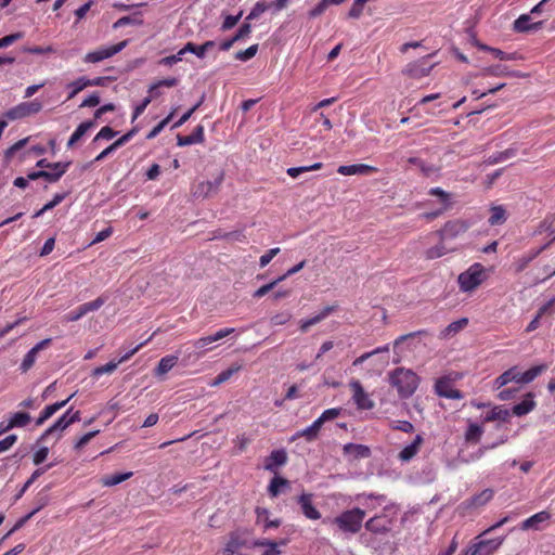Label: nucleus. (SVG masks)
Wrapping results in <instances>:
<instances>
[{
    "label": "nucleus",
    "mask_w": 555,
    "mask_h": 555,
    "mask_svg": "<svg viewBox=\"0 0 555 555\" xmlns=\"http://www.w3.org/2000/svg\"><path fill=\"white\" fill-rule=\"evenodd\" d=\"M388 380L401 399L410 398L417 389L420 377L412 370L397 367L389 372Z\"/></svg>",
    "instance_id": "nucleus-1"
},
{
    "label": "nucleus",
    "mask_w": 555,
    "mask_h": 555,
    "mask_svg": "<svg viewBox=\"0 0 555 555\" xmlns=\"http://www.w3.org/2000/svg\"><path fill=\"white\" fill-rule=\"evenodd\" d=\"M365 517V511L360 507H353L341 512L339 515L332 519V524L345 532L356 534L360 532Z\"/></svg>",
    "instance_id": "nucleus-2"
},
{
    "label": "nucleus",
    "mask_w": 555,
    "mask_h": 555,
    "mask_svg": "<svg viewBox=\"0 0 555 555\" xmlns=\"http://www.w3.org/2000/svg\"><path fill=\"white\" fill-rule=\"evenodd\" d=\"M485 268L480 263L472 264L466 271L459 275L457 282L460 289L463 292H472L483 281Z\"/></svg>",
    "instance_id": "nucleus-3"
},
{
    "label": "nucleus",
    "mask_w": 555,
    "mask_h": 555,
    "mask_svg": "<svg viewBox=\"0 0 555 555\" xmlns=\"http://www.w3.org/2000/svg\"><path fill=\"white\" fill-rule=\"evenodd\" d=\"M42 109V103L37 99L29 102H22L4 113L9 120L22 119L39 113Z\"/></svg>",
    "instance_id": "nucleus-4"
},
{
    "label": "nucleus",
    "mask_w": 555,
    "mask_h": 555,
    "mask_svg": "<svg viewBox=\"0 0 555 555\" xmlns=\"http://www.w3.org/2000/svg\"><path fill=\"white\" fill-rule=\"evenodd\" d=\"M224 179V172L220 171L212 181H202L192 190V195L196 199H205L219 191Z\"/></svg>",
    "instance_id": "nucleus-5"
},
{
    "label": "nucleus",
    "mask_w": 555,
    "mask_h": 555,
    "mask_svg": "<svg viewBox=\"0 0 555 555\" xmlns=\"http://www.w3.org/2000/svg\"><path fill=\"white\" fill-rule=\"evenodd\" d=\"M454 380L455 378L450 375L438 378L435 383L436 395L447 399H462L464 397L462 391L452 387Z\"/></svg>",
    "instance_id": "nucleus-6"
},
{
    "label": "nucleus",
    "mask_w": 555,
    "mask_h": 555,
    "mask_svg": "<svg viewBox=\"0 0 555 555\" xmlns=\"http://www.w3.org/2000/svg\"><path fill=\"white\" fill-rule=\"evenodd\" d=\"M128 44L127 40L120 41L117 44H113L107 48H102L86 54L83 61L86 63H98L105 59L112 57L113 55L119 53L124 50Z\"/></svg>",
    "instance_id": "nucleus-7"
},
{
    "label": "nucleus",
    "mask_w": 555,
    "mask_h": 555,
    "mask_svg": "<svg viewBox=\"0 0 555 555\" xmlns=\"http://www.w3.org/2000/svg\"><path fill=\"white\" fill-rule=\"evenodd\" d=\"M72 408L68 409L62 416H60L50 427H48L41 436L38 438L37 442H42L48 440L50 437L54 436L55 440H60L62 438V433L70 426L67 421V415L72 412Z\"/></svg>",
    "instance_id": "nucleus-8"
},
{
    "label": "nucleus",
    "mask_w": 555,
    "mask_h": 555,
    "mask_svg": "<svg viewBox=\"0 0 555 555\" xmlns=\"http://www.w3.org/2000/svg\"><path fill=\"white\" fill-rule=\"evenodd\" d=\"M469 227L470 223L468 221L460 219L451 220L448 221L438 233L442 241L447 238H455L459 235L465 233Z\"/></svg>",
    "instance_id": "nucleus-9"
},
{
    "label": "nucleus",
    "mask_w": 555,
    "mask_h": 555,
    "mask_svg": "<svg viewBox=\"0 0 555 555\" xmlns=\"http://www.w3.org/2000/svg\"><path fill=\"white\" fill-rule=\"evenodd\" d=\"M391 522L386 515H376L366 520L364 528L373 534H387L391 530Z\"/></svg>",
    "instance_id": "nucleus-10"
},
{
    "label": "nucleus",
    "mask_w": 555,
    "mask_h": 555,
    "mask_svg": "<svg viewBox=\"0 0 555 555\" xmlns=\"http://www.w3.org/2000/svg\"><path fill=\"white\" fill-rule=\"evenodd\" d=\"M312 498V493L304 492L299 496H297L296 502L300 506L301 512L306 518L310 520H318L321 518V513L313 505Z\"/></svg>",
    "instance_id": "nucleus-11"
},
{
    "label": "nucleus",
    "mask_w": 555,
    "mask_h": 555,
    "mask_svg": "<svg viewBox=\"0 0 555 555\" xmlns=\"http://www.w3.org/2000/svg\"><path fill=\"white\" fill-rule=\"evenodd\" d=\"M350 387L353 390L352 399L359 410H371L374 408V402L369 398L359 380H352Z\"/></svg>",
    "instance_id": "nucleus-12"
},
{
    "label": "nucleus",
    "mask_w": 555,
    "mask_h": 555,
    "mask_svg": "<svg viewBox=\"0 0 555 555\" xmlns=\"http://www.w3.org/2000/svg\"><path fill=\"white\" fill-rule=\"evenodd\" d=\"M550 519L551 514L547 511H542L524 520L520 525V529L524 531L531 529L539 531L547 525Z\"/></svg>",
    "instance_id": "nucleus-13"
},
{
    "label": "nucleus",
    "mask_w": 555,
    "mask_h": 555,
    "mask_svg": "<svg viewBox=\"0 0 555 555\" xmlns=\"http://www.w3.org/2000/svg\"><path fill=\"white\" fill-rule=\"evenodd\" d=\"M51 341H52L51 338H46V339L39 341L38 344H36L24 357V359L21 363L20 370L23 373H26L27 371H29L36 362V357H37L38 352L43 350L44 348L49 347L51 345Z\"/></svg>",
    "instance_id": "nucleus-14"
},
{
    "label": "nucleus",
    "mask_w": 555,
    "mask_h": 555,
    "mask_svg": "<svg viewBox=\"0 0 555 555\" xmlns=\"http://www.w3.org/2000/svg\"><path fill=\"white\" fill-rule=\"evenodd\" d=\"M235 330L233 327L222 328L216 332L214 335H209L206 337L198 338L193 343V347L197 350L205 351L208 350V346L217 340H220L230 334H232Z\"/></svg>",
    "instance_id": "nucleus-15"
},
{
    "label": "nucleus",
    "mask_w": 555,
    "mask_h": 555,
    "mask_svg": "<svg viewBox=\"0 0 555 555\" xmlns=\"http://www.w3.org/2000/svg\"><path fill=\"white\" fill-rule=\"evenodd\" d=\"M531 17L528 14L520 15L517 20H515L513 24V29L516 33L524 34L529 31H537L542 28L543 21H539L535 23H530Z\"/></svg>",
    "instance_id": "nucleus-16"
},
{
    "label": "nucleus",
    "mask_w": 555,
    "mask_h": 555,
    "mask_svg": "<svg viewBox=\"0 0 555 555\" xmlns=\"http://www.w3.org/2000/svg\"><path fill=\"white\" fill-rule=\"evenodd\" d=\"M377 171V168L366 164L341 165L338 167L337 172L343 176L352 175H371Z\"/></svg>",
    "instance_id": "nucleus-17"
},
{
    "label": "nucleus",
    "mask_w": 555,
    "mask_h": 555,
    "mask_svg": "<svg viewBox=\"0 0 555 555\" xmlns=\"http://www.w3.org/2000/svg\"><path fill=\"white\" fill-rule=\"evenodd\" d=\"M424 442V438L422 435H416L414 440L405 446L398 454V457L402 462L411 461L420 451L422 443Z\"/></svg>",
    "instance_id": "nucleus-18"
},
{
    "label": "nucleus",
    "mask_w": 555,
    "mask_h": 555,
    "mask_svg": "<svg viewBox=\"0 0 555 555\" xmlns=\"http://www.w3.org/2000/svg\"><path fill=\"white\" fill-rule=\"evenodd\" d=\"M336 310V306H326L324 307L317 315L310 318V319H307V320H301L300 321V331L302 333H307L308 330L320 323L321 321H323L325 318H327L332 312H334Z\"/></svg>",
    "instance_id": "nucleus-19"
},
{
    "label": "nucleus",
    "mask_w": 555,
    "mask_h": 555,
    "mask_svg": "<svg viewBox=\"0 0 555 555\" xmlns=\"http://www.w3.org/2000/svg\"><path fill=\"white\" fill-rule=\"evenodd\" d=\"M287 462V454L285 450H274L266 460L264 469L275 472L276 467L284 465Z\"/></svg>",
    "instance_id": "nucleus-20"
},
{
    "label": "nucleus",
    "mask_w": 555,
    "mask_h": 555,
    "mask_svg": "<svg viewBox=\"0 0 555 555\" xmlns=\"http://www.w3.org/2000/svg\"><path fill=\"white\" fill-rule=\"evenodd\" d=\"M344 454H352L354 459H366L371 456V450L367 446L358 443H346L343 448Z\"/></svg>",
    "instance_id": "nucleus-21"
},
{
    "label": "nucleus",
    "mask_w": 555,
    "mask_h": 555,
    "mask_svg": "<svg viewBox=\"0 0 555 555\" xmlns=\"http://www.w3.org/2000/svg\"><path fill=\"white\" fill-rule=\"evenodd\" d=\"M494 495L492 489H485L481 492L473 495L469 500L465 501L467 507H480L486 505Z\"/></svg>",
    "instance_id": "nucleus-22"
},
{
    "label": "nucleus",
    "mask_w": 555,
    "mask_h": 555,
    "mask_svg": "<svg viewBox=\"0 0 555 555\" xmlns=\"http://www.w3.org/2000/svg\"><path fill=\"white\" fill-rule=\"evenodd\" d=\"M533 397L534 395L532 392H528L520 403L515 404L513 406V413L516 416H524L531 412L537 405L535 401L533 400Z\"/></svg>",
    "instance_id": "nucleus-23"
},
{
    "label": "nucleus",
    "mask_w": 555,
    "mask_h": 555,
    "mask_svg": "<svg viewBox=\"0 0 555 555\" xmlns=\"http://www.w3.org/2000/svg\"><path fill=\"white\" fill-rule=\"evenodd\" d=\"M408 162L412 165H415L421 170V172L424 177L429 178V177L439 175V171H440L439 167H437L433 164H427L418 157H410Z\"/></svg>",
    "instance_id": "nucleus-24"
},
{
    "label": "nucleus",
    "mask_w": 555,
    "mask_h": 555,
    "mask_svg": "<svg viewBox=\"0 0 555 555\" xmlns=\"http://www.w3.org/2000/svg\"><path fill=\"white\" fill-rule=\"evenodd\" d=\"M95 126L94 120H86L82 121L74 131V133L70 135L69 140L67 141V147L70 149L75 145L76 142H78L88 130L93 128Z\"/></svg>",
    "instance_id": "nucleus-25"
},
{
    "label": "nucleus",
    "mask_w": 555,
    "mask_h": 555,
    "mask_svg": "<svg viewBox=\"0 0 555 555\" xmlns=\"http://www.w3.org/2000/svg\"><path fill=\"white\" fill-rule=\"evenodd\" d=\"M377 535L378 534L362 532L359 537V540L364 546L373 551H379L383 548V545H385L386 542H383Z\"/></svg>",
    "instance_id": "nucleus-26"
},
{
    "label": "nucleus",
    "mask_w": 555,
    "mask_h": 555,
    "mask_svg": "<svg viewBox=\"0 0 555 555\" xmlns=\"http://www.w3.org/2000/svg\"><path fill=\"white\" fill-rule=\"evenodd\" d=\"M475 44L476 47H478L480 50H483V51H488L490 53H492L496 59L501 60V61H512V60H517L518 56H517V53H506L498 48H492V47H489L487 44H483L479 41H475Z\"/></svg>",
    "instance_id": "nucleus-27"
},
{
    "label": "nucleus",
    "mask_w": 555,
    "mask_h": 555,
    "mask_svg": "<svg viewBox=\"0 0 555 555\" xmlns=\"http://www.w3.org/2000/svg\"><path fill=\"white\" fill-rule=\"evenodd\" d=\"M502 543V540H488V541H480L479 543H476L468 547L464 555H482V550L487 546H490V550H495L499 547V545Z\"/></svg>",
    "instance_id": "nucleus-28"
},
{
    "label": "nucleus",
    "mask_w": 555,
    "mask_h": 555,
    "mask_svg": "<svg viewBox=\"0 0 555 555\" xmlns=\"http://www.w3.org/2000/svg\"><path fill=\"white\" fill-rule=\"evenodd\" d=\"M177 356H167L162 358L154 370L155 376H162L168 373L177 364Z\"/></svg>",
    "instance_id": "nucleus-29"
},
{
    "label": "nucleus",
    "mask_w": 555,
    "mask_h": 555,
    "mask_svg": "<svg viewBox=\"0 0 555 555\" xmlns=\"http://www.w3.org/2000/svg\"><path fill=\"white\" fill-rule=\"evenodd\" d=\"M245 544L237 531L230 534V539L223 550V555H235V553Z\"/></svg>",
    "instance_id": "nucleus-30"
},
{
    "label": "nucleus",
    "mask_w": 555,
    "mask_h": 555,
    "mask_svg": "<svg viewBox=\"0 0 555 555\" xmlns=\"http://www.w3.org/2000/svg\"><path fill=\"white\" fill-rule=\"evenodd\" d=\"M54 466L53 463H50L48 465H46L44 467H40V468H37L33 474L31 476L27 479V481L24 483V486L22 487V489L15 494L14 496V501H17L20 500L23 494L25 493V491L29 488V486L31 483L35 482V480L40 477L42 474H44L48 469L52 468Z\"/></svg>",
    "instance_id": "nucleus-31"
},
{
    "label": "nucleus",
    "mask_w": 555,
    "mask_h": 555,
    "mask_svg": "<svg viewBox=\"0 0 555 555\" xmlns=\"http://www.w3.org/2000/svg\"><path fill=\"white\" fill-rule=\"evenodd\" d=\"M253 545L255 547H266L261 555H280L282 552L278 548V543H274L273 540L269 539H259L256 540Z\"/></svg>",
    "instance_id": "nucleus-32"
},
{
    "label": "nucleus",
    "mask_w": 555,
    "mask_h": 555,
    "mask_svg": "<svg viewBox=\"0 0 555 555\" xmlns=\"http://www.w3.org/2000/svg\"><path fill=\"white\" fill-rule=\"evenodd\" d=\"M70 165H72L70 160L50 163L46 158L39 159L36 164L37 167L51 169V171L63 170V175L67 171V169Z\"/></svg>",
    "instance_id": "nucleus-33"
},
{
    "label": "nucleus",
    "mask_w": 555,
    "mask_h": 555,
    "mask_svg": "<svg viewBox=\"0 0 555 555\" xmlns=\"http://www.w3.org/2000/svg\"><path fill=\"white\" fill-rule=\"evenodd\" d=\"M132 476V472L128 473H116L113 475H108L102 478V485L105 487H113L121 483L122 481L129 479Z\"/></svg>",
    "instance_id": "nucleus-34"
},
{
    "label": "nucleus",
    "mask_w": 555,
    "mask_h": 555,
    "mask_svg": "<svg viewBox=\"0 0 555 555\" xmlns=\"http://www.w3.org/2000/svg\"><path fill=\"white\" fill-rule=\"evenodd\" d=\"M509 417V411L502 406H494L483 418L485 422L503 421Z\"/></svg>",
    "instance_id": "nucleus-35"
},
{
    "label": "nucleus",
    "mask_w": 555,
    "mask_h": 555,
    "mask_svg": "<svg viewBox=\"0 0 555 555\" xmlns=\"http://www.w3.org/2000/svg\"><path fill=\"white\" fill-rule=\"evenodd\" d=\"M546 369H547L546 364H540V365L532 366L519 376V380L528 384V383L532 382L535 377H538Z\"/></svg>",
    "instance_id": "nucleus-36"
},
{
    "label": "nucleus",
    "mask_w": 555,
    "mask_h": 555,
    "mask_svg": "<svg viewBox=\"0 0 555 555\" xmlns=\"http://www.w3.org/2000/svg\"><path fill=\"white\" fill-rule=\"evenodd\" d=\"M506 221V210L503 208V206H493L491 208V216L488 220V222L491 225H500L503 224Z\"/></svg>",
    "instance_id": "nucleus-37"
},
{
    "label": "nucleus",
    "mask_w": 555,
    "mask_h": 555,
    "mask_svg": "<svg viewBox=\"0 0 555 555\" xmlns=\"http://www.w3.org/2000/svg\"><path fill=\"white\" fill-rule=\"evenodd\" d=\"M483 434V428L478 424H469L466 433H465V440L466 442H473L477 443L479 442L481 436Z\"/></svg>",
    "instance_id": "nucleus-38"
},
{
    "label": "nucleus",
    "mask_w": 555,
    "mask_h": 555,
    "mask_svg": "<svg viewBox=\"0 0 555 555\" xmlns=\"http://www.w3.org/2000/svg\"><path fill=\"white\" fill-rule=\"evenodd\" d=\"M87 87H89V79L86 77H80L77 80L69 82L67 85V88L70 89V92H69L67 99H73L74 96H76L80 91H82Z\"/></svg>",
    "instance_id": "nucleus-39"
},
{
    "label": "nucleus",
    "mask_w": 555,
    "mask_h": 555,
    "mask_svg": "<svg viewBox=\"0 0 555 555\" xmlns=\"http://www.w3.org/2000/svg\"><path fill=\"white\" fill-rule=\"evenodd\" d=\"M429 195L437 196L443 206V209H449L452 205L451 194L440 188H431L428 191Z\"/></svg>",
    "instance_id": "nucleus-40"
},
{
    "label": "nucleus",
    "mask_w": 555,
    "mask_h": 555,
    "mask_svg": "<svg viewBox=\"0 0 555 555\" xmlns=\"http://www.w3.org/2000/svg\"><path fill=\"white\" fill-rule=\"evenodd\" d=\"M31 421L30 414L27 412H16L10 418V425L15 427H25Z\"/></svg>",
    "instance_id": "nucleus-41"
},
{
    "label": "nucleus",
    "mask_w": 555,
    "mask_h": 555,
    "mask_svg": "<svg viewBox=\"0 0 555 555\" xmlns=\"http://www.w3.org/2000/svg\"><path fill=\"white\" fill-rule=\"evenodd\" d=\"M177 85H178V79L177 78H175V77L165 78V79L158 80L157 82L153 83L150 87L149 92L153 93V96H158L160 94V92L157 91L158 88H160V87L171 88V87H175Z\"/></svg>",
    "instance_id": "nucleus-42"
},
{
    "label": "nucleus",
    "mask_w": 555,
    "mask_h": 555,
    "mask_svg": "<svg viewBox=\"0 0 555 555\" xmlns=\"http://www.w3.org/2000/svg\"><path fill=\"white\" fill-rule=\"evenodd\" d=\"M140 15H141V13H134L133 16H130V15L122 16L113 24V28L118 29L120 27H124V26L130 25V24L142 25L143 20L137 18V16H140Z\"/></svg>",
    "instance_id": "nucleus-43"
},
{
    "label": "nucleus",
    "mask_w": 555,
    "mask_h": 555,
    "mask_svg": "<svg viewBox=\"0 0 555 555\" xmlns=\"http://www.w3.org/2000/svg\"><path fill=\"white\" fill-rule=\"evenodd\" d=\"M204 101L205 94H202L201 99L190 109H188L178 121L175 122L173 128L181 127L184 122H186L194 114V112H196L201 107Z\"/></svg>",
    "instance_id": "nucleus-44"
},
{
    "label": "nucleus",
    "mask_w": 555,
    "mask_h": 555,
    "mask_svg": "<svg viewBox=\"0 0 555 555\" xmlns=\"http://www.w3.org/2000/svg\"><path fill=\"white\" fill-rule=\"evenodd\" d=\"M286 486H288V480L276 476L271 479L268 491L271 494V496L275 498L280 493V488Z\"/></svg>",
    "instance_id": "nucleus-45"
},
{
    "label": "nucleus",
    "mask_w": 555,
    "mask_h": 555,
    "mask_svg": "<svg viewBox=\"0 0 555 555\" xmlns=\"http://www.w3.org/2000/svg\"><path fill=\"white\" fill-rule=\"evenodd\" d=\"M240 370V366L236 367H229L222 372H220L216 378L210 383V386L216 387L221 385L222 383L229 380L234 373H236Z\"/></svg>",
    "instance_id": "nucleus-46"
},
{
    "label": "nucleus",
    "mask_w": 555,
    "mask_h": 555,
    "mask_svg": "<svg viewBox=\"0 0 555 555\" xmlns=\"http://www.w3.org/2000/svg\"><path fill=\"white\" fill-rule=\"evenodd\" d=\"M448 251L447 247L442 243H439L425 251V258L427 260H434L444 256Z\"/></svg>",
    "instance_id": "nucleus-47"
},
{
    "label": "nucleus",
    "mask_w": 555,
    "mask_h": 555,
    "mask_svg": "<svg viewBox=\"0 0 555 555\" xmlns=\"http://www.w3.org/2000/svg\"><path fill=\"white\" fill-rule=\"evenodd\" d=\"M514 155H515V150L507 149V150H505L503 152H498V153H495L493 155H490L487 158L486 163L489 164V165H494V164L503 162V160H505V159H507V158H509V157H512Z\"/></svg>",
    "instance_id": "nucleus-48"
},
{
    "label": "nucleus",
    "mask_w": 555,
    "mask_h": 555,
    "mask_svg": "<svg viewBox=\"0 0 555 555\" xmlns=\"http://www.w3.org/2000/svg\"><path fill=\"white\" fill-rule=\"evenodd\" d=\"M268 9H270L269 3L264 2V1L257 2L250 10L249 14L246 16V21H253V20L258 18Z\"/></svg>",
    "instance_id": "nucleus-49"
},
{
    "label": "nucleus",
    "mask_w": 555,
    "mask_h": 555,
    "mask_svg": "<svg viewBox=\"0 0 555 555\" xmlns=\"http://www.w3.org/2000/svg\"><path fill=\"white\" fill-rule=\"evenodd\" d=\"M507 74H508L507 67L505 65H501V64L488 66L482 69L483 76L501 77V76H507Z\"/></svg>",
    "instance_id": "nucleus-50"
},
{
    "label": "nucleus",
    "mask_w": 555,
    "mask_h": 555,
    "mask_svg": "<svg viewBox=\"0 0 555 555\" xmlns=\"http://www.w3.org/2000/svg\"><path fill=\"white\" fill-rule=\"evenodd\" d=\"M186 52L193 53L199 59H204L206 54L202 46H197L191 41L186 42L184 47L180 50V54L184 55Z\"/></svg>",
    "instance_id": "nucleus-51"
},
{
    "label": "nucleus",
    "mask_w": 555,
    "mask_h": 555,
    "mask_svg": "<svg viewBox=\"0 0 555 555\" xmlns=\"http://www.w3.org/2000/svg\"><path fill=\"white\" fill-rule=\"evenodd\" d=\"M515 378V367H512L504 373H502L500 376L495 378L494 385L496 388H501L508 384L509 382H513Z\"/></svg>",
    "instance_id": "nucleus-52"
},
{
    "label": "nucleus",
    "mask_w": 555,
    "mask_h": 555,
    "mask_svg": "<svg viewBox=\"0 0 555 555\" xmlns=\"http://www.w3.org/2000/svg\"><path fill=\"white\" fill-rule=\"evenodd\" d=\"M258 52V44H253L245 50L235 53V59L242 62H246L253 59Z\"/></svg>",
    "instance_id": "nucleus-53"
},
{
    "label": "nucleus",
    "mask_w": 555,
    "mask_h": 555,
    "mask_svg": "<svg viewBox=\"0 0 555 555\" xmlns=\"http://www.w3.org/2000/svg\"><path fill=\"white\" fill-rule=\"evenodd\" d=\"M57 405H53V404H49L47 405L40 413V415L38 416V418L36 420L35 424L36 426H41L43 425L52 415H54L56 413V408Z\"/></svg>",
    "instance_id": "nucleus-54"
},
{
    "label": "nucleus",
    "mask_w": 555,
    "mask_h": 555,
    "mask_svg": "<svg viewBox=\"0 0 555 555\" xmlns=\"http://www.w3.org/2000/svg\"><path fill=\"white\" fill-rule=\"evenodd\" d=\"M36 515V511H30L28 514H26L25 516L21 517L16 522L15 525L13 526V528L8 531V533L1 539V541L5 540L7 538H9L12 533H14L15 531L20 530L21 528H23L25 526V524L30 520L33 518V516Z\"/></svg>",
    "instance_id": "nucleus-55"
},
{
    "label": "nucleus",
    "mask_w": 555,
    "mask_h": 555,
    "mask_svg": "<svg viewBox=\"0 0 555 555\" xmlns=\"http://www.w3.org/2000/svg\"><path fill=\"white\" fill-rule=\"evenodd\" d=\"M27 142H28V138L21 139L17 142H15L13 145H11L9 149H7L4 152L5 160L10 162L12 159V157L14 156V154L17 151H20L21 149H23L27 144Z\"/></svg>",
    "instance_id": "nucleus-56"
},
{
    "label": "nucleus",
    "mask_w": 555,
    "mask_h": 555,
    "mask_svg": "<svg viewBox=\"0 0 555 555\" xmlns=\"http://www.w3.org/2000/svg\"><path fill=\"white\" fill-rule=\"evenodd\" d=\"M283 281V278H278L275 280H273L272 282L266 284V285H262L261 287H259L254 294H253V297L254 298H260L264 295H267L269 292H271L279 283H281Z\"/></svg>",
    "instance_id": "nucleus-57"
},
{
    "label": "nucleus",
    "mask_w": 555,
    "mask_h": 555,
    "mask_svg": "<svg viewBox=\"0 0 555 555\" xmlns=\"http://www.w3.org/2000/svg\"><path fill=\"white\" fill-rule=\"evenodd\" d=\"M118 364H119V362L109 361L108 363H106L104 365L95 367L92 371V375L93 376H100L102 374L113 373L117 369Z\"/></svg>",
    "instance_id": "nucleus-58"
},
{
    "label": "nucleus",
    "mask_w": 555,
    "mask_h": 555,
    "mask_svg": "<svg viewBox=\"0 0 555 555\" xmlns=\"http://www.w3.org/2000/svg\"><path fill=\"white\" fill-rule=\"evenodd\" d=\"M331 5L330 0H321L313 9H311L308 13L310 18H315L322 15L327 8Z\"/></svg>",
    "instance_id": "nucleus-59"
},
{
    "label": "nucleus",
    "mask_w": 555,
    "mask_h": 555,
    "mask_svg": "<svg viewBox=\"0 0 555 555\" xmlns=\"http://www.w3.org/2000/svg\"><path fill=\"white\" fill-rule=\"evenodd\" d=\"M105 304V299L103 297H98L93 301L82 304L80 307L85 314L99 310Z\"/></svg>",
    "instance_id": "nucleus-60"
},
{
    "label": "nucleus",
    "mask_w": 555,
    "mask_h": 555,
    "mask_svg": "<svg viewBox=\"0 0 555 555\" xmlns=\"http://www.w3.org/2000/svg\"><path fill=\"white\" fill-rule=\"evenodd\" d=\"M172 113H170L167 117H165L162 121H159L147 134L146 139L152 140L156 135L160 133V131L167 126V124L170 121L172 117Z\"/></svg>",
    "instance_id": "nucleus-61"
},
{
    "label": "nucleus",
    "mask_w": 555,
    "mask_h": 555,
    "mask_svg": "<svg viewBox=\"0 0 555 555\" xmlns=\"http://www.w3.org/2000/svg\"><path fill=\"white\" fill-rule=\"evenodd\" d=\"M301 437H304L308 442H312V441L317 440V438H318L317 434L312 430V428L310 426H308L305 429L298 430L292 437V440L294 441V440H296L298 438H301Z\"/></svg>",
    "instance_id": "nucleus-62"
},
{
    "label": "nucleus",
    "mask_w": 555,
    "mask_h": 555,
    "mask_svg": "<svg viewBox=\"0 0 555 555\" xmlns=\"http://www.w3.org/2000/svg\"><path fill=\"white\" fill-rule=\"evenodd\" d=\"M117 131H115L109 126L103 127L98 134L94 137L93 141L96 142L99 140H111L117 135Z\"/></svg>",
    "instance_id": "nucleus-63"
},
{
    "label": "nucleus",
    "mask_w": 555,
    "mask_h": 555,
    "mask_svg": "<svg viewBox=\"0 0 555 555\" xmlns=\"http://www.w3.org/2000/svg\"><path fill=\"white\" fill-rule=\"evenodd\" d=\"M555 312V297L542 305L538 310V318L544 314H553Z\"/></svg>",
    "instance_id": "nucleus-64"
}]
</instances>
